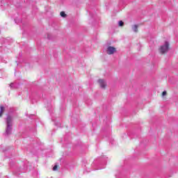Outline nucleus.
Listing matches in <instances>:
<instances>
[{"instance_id": "obj_6", "label": "nucleus", "mask_w": 178, "mask_h": 178, "mask_svg": "<svg viewBox=\"0 0 178 178\" xmlns=\"http://www.w3.org/2000/svg\"><path fill=\"white\" fill-rule=\"evenodd\" d=\"M3 112H5V107L0 106V118L3 115Z\"/></svg>"}, {"instance_id": "obj_1", "label": "nucleus", "mask_w": 178, "mask_h": 178, "mask_svg": "<svg viewBox=\"0 0 178 178\" xmlns=\"http://www.w3.org/2000/svg\"><path fill=\"white\" fill-rule=\"evenodd\" d=\"M13 126V117L12 115H8L6 118V134L9 136L12 134V127Z\"/></svg>"}, {"instance_id": "obj_4", "label": "nucleus", "mask_w": 178, "mask_h": 178, "mask_svg": "<svg viewBox=\"0 0 178 178\" xmlns=\"http://www.w3.org/2000/svg\"><path fill=\"white\" fill-rule=\"evenodd\" d=\"M97 83H98L99 87L101 88H102L103 90H105V88H106L107 84H106V81L105 79H99L97 81Z\"/></svg>"}, {"instance_id": "obj_8", "label": "nucleus", "mask_w": 178, "mask_h": 178, "mask_svg": "<svg viewBox=\"0 0 178 178\" xmlns=\"http://www.w3.org/2000/svg\"><path fill=\"white\" fill-rule=\"evenodd\" d=\"M10 88H16V86H15V83H11L10 84Z\"/></svg>"}, {"instance_id": "obj_2", "label": "nucleus", "mask_w": 178, "mask_h": 178, "mask_svg": "<svg viewBox=\"0 0 178 178\" xmlns=\"http://www.w3.org/2000/svg\"><path fill=\"white\" fill-rule=\"evenodd\" d=\"M169 51V42L165 41L163 44L159 47V52L161 54H166Z\"/></svg>"}, {"instance_id": "obj_9", "label": "nucleus", "mask_w": 178, "mask_h": 178, "mask_svg": "<svg viewBox=\"0 0 178 178\" xmlns=\"http://www.w3.org/2000/svg\"><path fill=\"white\" fill-rule=\"evenodd\" d=\"M123 24H124V23L122 22V21H120V22H119V26H120V27L123 26Z\"/></svg>"}, {"instance_id": "obj_3", "label": "nucleus", "mask_w": 178, "mask_h": 178, "mask_svg": "<svg viewBox=\"0 0 178 178\" xmlns=\"http://www.w3.org/2000/svg\"><path fill=\"white\" fill-rule=\"evenodd\" d=\"M116 48L112 46H107L106 49V52L107 55H113V54H116Z\"/></svg>"}, {"instance_id": "obj_10", "label": "nucleus", "mask_w": 178, "mask_h": 178, "mask_svg": "<svg viewBox=\"0 0 178 178\" xmlns=\"http://www.w3.org/2000/svg\"><path fill=\"white\" fill-rule=\"evenodd\" d=\"M58 170V165H54L53 168V170Z\"/></svg>"}, {"instance_id": "obj_7", "label": "nucleus", "mask_w": 178, "mask_h": 178, "mask_svg": "<svg viewBox=\"0 0 178 178\" xmlns=\"http://www.w3.org/2000/svg\"><path fill=\"white\" fill-rule=\"evenodd\" d=\"M61 17H66V13H65V12L62 11L60 13Z\"/></svg>"}, {"instance_id": "obj_11", "label": "nucleus", "mask_w": 178, "mask_h": 178, "mask_svg": "<svg viewBox=\"0 0 178 178\" xmlns=\"http://www.w3.org/2000/svg\"><path fill=\"white\" fill-rule=\"evenodd\" d=\"M165 95H166V91H163L162 93L163 97H165Z\"/></svg>"}, {"instance_id": "obj_5", "label": "nucleus", "mask_w": 178, "mask_h": 178, "mask_svg": "<svg viewBox=\"0 0 178 178\" xmlns=\"http://www.w3.org/2000/svg\"><path fill=\"white\" fill-rule=\"evenodd\" d=\"M131 29L134 33H138V25H132Z\"/></svg>"}]
</instances>
